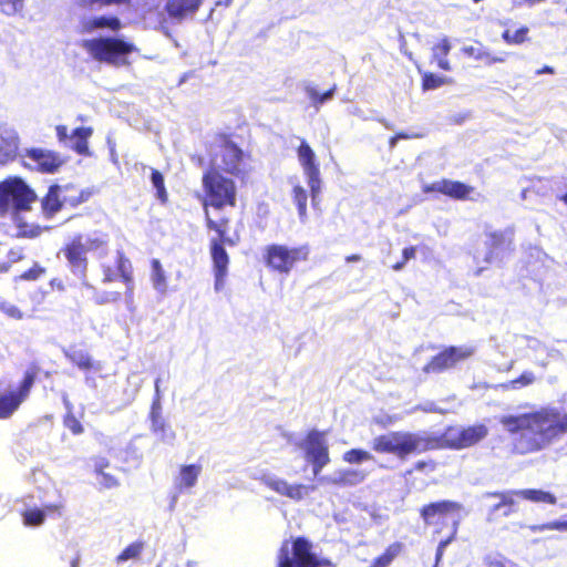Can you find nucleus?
<instances>
[{"mask_svg":"<svg viewBox=\"0 0 567 567\" xmlns=\"http://www.w3.org/2000/svg\"><path fill=\"white\" fill-rule=\"evenodd\" d=\"M55 131L60 142H65L69 138L68 127L65 125H58Z\"/></svg>","mask_w":567,"mask_h":567,"instance_id":"13d9d810","label":"nucleus"},{"mask_svg":"<svg viewBox=\"0 0 567 567\" xmlns=\"http://www.w3.org/2000/svg\"><path fill=\"white\" fill-rule=\"evenodd\" d=\"M404 544L393 542L384 550L374 557L368 567H390V565L403 553Z\"/></svg>","mask_w":567,"mask_h":567,"instance_id":"393cba45","label":"nucleus"},{"mask_svg":"<svg viewBox=\"0 0 567 567\" xmlns=\"http://www.w3.org/2000/svg\"><path fill=\"white\" fill-rule=\"evenodd\" d=\"M60 509H61L60 505L49 504V505H45L42 511H44V515H45L47 513H55V512L60 513Z\"/></svg>","mask_w":567,"mask_h":567,"instance_id":"bf43d9fd","label":"nucleus"},{"mask_svg":"<svg viewBox=\"0 0 567 567\" xmlns=\"http://www.w3.org/2000/svg\"><path fill=\"white\" fill-rule=\"evenodd\" d=\"M107 245V235L100 234L84 238L82 234H75L60 249V254L66 261L71 274L80 279H85L89 269L87 252L101 250Z\"/></svg>","mask_w":567,"mask_h":567,"instance_id":"423d86ee","label":"nucleus"},{"mask_svg":"<svg viewBox=\"0 0 567 567\" xmlns=\"http://www.w3.org/2000/svg\"><path fill=\"white\" fill-rule=\"evenodd\" d=\"M396 142H398V136H395V135L391 136L389 140L390 147L393 148L395 146Z\"/></svg>","mask_w":567,"mask_h":567,"instance_id":"69168bd1","label":"nucleus"},{"mask_svg":"<svg viewBox=\"0 0 567 567\" xmlns=\"http://www.w3.org/2000/svg\"><path fill=\"white\" fill-rule=\"evenodd\" d=\"M10 268V265L8 262H0V272H6Z\"/></svg>","mask_w":567,"mask_h":567,"instance_id":"0e129e2a","label":"nucleus"},{"mask_svg":"<svg viewBox=\"0 0 567 567\" xmlns=\"http://www.w3.org/2000/svg\"><path fill=\"white\" fill-rule=\"evenodd\" d=\"M206 153L209 157V167L235 177L246 175V161L249 154L233 141L231 134H215L214 140L206 144Z\"/></svg>","mask_w":567,"mask_h":567,"instance_id":"7ed1b4c3","label":"nucleus"},{"mask_svg":"<svg viewBox=\"0 0 567 567\" xmlns=\"http://www.w3.org/2000/svg\"><path fill=\"white\" fill-rule=\"evenodd\" d=\"M548 445L567 433V414L563 417L554 408H545Z\"/></svg>","mask_w":567,"mask_h":567,"instance_id":"5701e85b","label":"nucleus"},{"mask_svg":"<svg viewBox=\"0 0 567 567\" xmlns=\"http://www.w3.org/2000/svg\"><path fill=\"white\" fill-rule=\"evenodd\" d=\"M485 567H516V564L502 554H489L483 559Z\"/></svg>","mask_w":567,"mask_h":567,"instance_id":"c03bdc74","label":"nucleus"},{"mask_svg":"<svg viewBox=\"0 0 567 567\" xmlns=\"http://www.w3.org/2000/svg\"><path fill=\"white\" fill-rule=\"evenodd\" d=\"M558 199L563 202L565 205H567V192L561 194Z\"/></svg>","mask_w":567,"mask_h":567,"instance_id":"774afa93","label":"nucleus"},{"mask_svg":"<svg viewBox=\"0 0 567 567\" xmlns=\"http://www.w3.org/2000/svg\"><path fill=\"white\" fill-rule=\"evenodd\" d=\"M155 409H156V410H158V409H159V404H158V402H155V403L153 404V409H152V417H153L154 420H155V417H157V416H158V411H155Z\"/></svg>","mask_w":567,"mask_h":567,"instance_id":"e2e57ef3","label":"nucleus"},{"mask_svg":"<svg viewBox=\"0 0 567 567\" xmlns=\"http://www.w3.org/2000/svg\"><path fill=\"white\" fill-rule=\"evenodd\" d=\"M39 373L40 367L37 363H31L24 371L19 388L14 392L18 393L23 400H25L29 396L31 388L33 386Z\"/></svg>","mask_w":567,"mask_h":567,"instance_id":"2f4dec72","label":"nucleus"},{"mask_svg":"<svg viewBox=\"0 0 567 567\" xmlns=\"http://www.w3.org/2000/svg\"><path fill=\"white\" fill-rule=\"evenodd\" d=\"M313 547L306 536L284 539L276 555V567H336L329 558L319 557Z\"/></svg>","mask_w":567,"mask_h":567,"instance_id":"39448f33","label":"nucleus"},{"mask_svg":"<svg viewBox=\"0 0 567 567\" xmlns=\"http://www.w3.org/2000/svg\"><path fill=\"white\" fill-rule=\"evenodd\" d=\"M62 422L64 427H66L73 435H80L84 432V426L73 412H68L63 416Z\"/></svg>","mask_w":567,"mask_h":567,"instance_id":"09e8293b","label":"nucleus"},{"mask_svg":"<svg viewBox=\"0 0 567 567\" xmlns=\"http://www.w3.org/2000/svg\"><path fill=\"white\" fill-rule=\"evenodd\" d=\"M93 131L91 127H76L71 137L74 138L73 150L80 155L89 154L87 140L92 135Z\"/></svg>","mask_w":567,"mask_h":567,"instance_id":"f704fd0d","label":"nucleus"},{"mask_svg":"<svg viewBox=\"0 0 567 567\" xmlns=\"http://www.w3.org/2000/svg\"><path fill=\"white\" fill-rule=\"evenodd\" d=\"M83 29L85 32H92L97 29H109L117 32L122 29V22L116 16H100L84 22Z\"/></svg>","mask_w":567,"mask_h":567,"instance_id":"a878e982","label":"nucleus"},{"mask_svg":"<svg viewBox=\"0 0 567 567\" xmlns=\"http://www.w3.org/2000/svg\"><path fill=\"white\" fill-rule=\"evenodd\" d=\"M261 482L272 492L293 501H301L312 487L303 484H289L286 480L262 476Z\"/></svg>","mask_w":567,"mask_h":567,"instance_id":"aec40b11","label":"nucleus"},{"mask_svg":"<svg viewBox=\"0 0 567 567\" xmlns=\"http://www.w3.org/2000/svg\"><path fill=\"white\" fill-rule=\"evenodd\" d=\"M24 157L33 163V168L43 174H54L64 164V159L59 153L43 150H25Z\"/></svg>","mask_w":567,"mask_h":567,"instance_id":"6ab92c4d","label":"nucleus"},{"mask_svg":"<svg viewBox=\"0 0 567 567\" xmlns=\"http://www.w3.org/2000/svg\"><path fill=\"white\" fill-rule=\"evenodd\" d=\"M297 156L307 177L311 198L315 202L321 192L320 165L316 153L307 141L301 140L297 147Z\"/></svg>","mask_w":567,"mask_h":567,"instance_id":"2eb2a0df","label":"nucleus"},{"mask_svg":"<svg viewBox=\"0 0 567 567\" xmlns=\"http://www.w3.org/2000/svg\"><path fill=\"white\" fill-rule=\"evenodd\" d=\"M24 400L14 391L0 395V419L10 417Z\"/></svg>","mask_w":567,"mask_h":567,"instance_id":"7c9ffc66","label":"nucleus"},{"mask_svg":"<svg viewBox=\"0 0 567 567\" xmlns=\"http://www.w3.org/2000/svg\"><path fill=\"white\" fill-rule=\"evenodd\" d=\"M548 445L567 433V414L563 417L554 408H545Z\"/></svg>","mask_w":567,"mask_h":567,"instance_id":"4be33fe9","label":"nucleus"},{"mask_svg":"<svg viewBox=\"0 0 567 567\" xmlns=\"http://www.w3.org/2000/svg\"><path fill=\"white\" fill-rule=\"evenodd\" d=\"M202 466L196 464L183 465L179 470V487H193L200 474Z\"/></svg>","mask_w":567,"mask_h":567,"instance_id":"c9c22d12","label":"nucleus"},{"mask_svg":"<svg viewBox=\"0 0 567 567\" xmlns=\"http://www.w3.org/2000/svg\"><path fill=\"white\" fill-rule=\"evenodd\" d=\"M508 491H496V492H489L486 494L489 498H496L497 503H495L493 506L489 507L486 516V520L489 523H495L499 519L501 516L508 517L512 514L516 512V505L512 507L509 511L507 506L501 505L502 497L497 496V494H504Z\"/></svg>","mask_w":567,"mask_h":567,"instance_id":"c85d7f7f","label":"nucleus"},{"mask_svg":"<svg viewBox=\"0 0 567 567\" xmlns=\"http://www.w3.org/2000/svg\"><path fill=\"white\" fill-rule=\"evenodd\" d=\"M308 245L288 247L281 244L266 246L264 252L265 265L274 272L288 275L297 264L309 259Z\"/></svg>","mask_w":567,"mask_h":567,"instance_id":"9b49d317","label":"nucleus"},{"mask_svg":"<svg viewBox=\"0 0 567 567\" xmlns=\"http://www.w3.org/2000/svg\"><path fill=\"white\" fill-rule=\"evenodd\" d=\"M204 0H166L165 12L168 18L182 21L188 16L196 13Z\"/></svg>","mask_w":567,"mask_h":567,"instance_id":"412c9836","label":"nucleus"},{"mask_svg":"<svg viewBox=\"0 0 567 567\" xmlns=\"http://www.w3.org/2000/svg\"><path fill=\"white\" fill-rule=\"evenodd\" d=\"M152 268L155 276L156 284H163L165 280L164 271L162 269L161 262L157 259L152 260Z\"/></svg>","mask_w":567,"mask_h":567,"instance_id":"6e6d98bb","label":"nucleus"},{"mask_svg":"<svg viewBox=\"0 0 567 567\" xmlns=\"http://www.w3.org/2000/svg\"><path fill=\"white\" fill-rule=\"evenodd\" d=\"M555 71H554V68L549 66V65H544L542 69L537 70V74H544V73H547V74H553Z\"/></svg>","mask_w":567,"mask_h":567,"instance_id":"052dcab7","label":"nucleus"},{"mask_svg":"<svg viewBox=\"0 0 567 567\" xmlns=\"http://www.w3.org/2000/svg\"><path fill=\"white\" fill-rule=\"evenodd\" d=\"M122 298L117 291L105 292L101 297L96 298L97 303L117 302Z\"/></svg>","mask_w":567,"mask_h":567,"instance_id":"5fc2aeb1","label":"nucleus"},{"mask_svg":"<svg viewBox=\"0 0 567 567\" xmlns=\"http://www.w3.org/2000/svg\"><path fill=\"white\" fill-rule=\"evenodd\" d=\"M0 310L11 319L21 320L23 318L22 311L16 305L8 301L0 302Z\"/></svg>","mask_w":567,"mask_h":567,"instance_id":"3c124183","label":"nucleus"},{"mask_svg":"<svg viewBox=\"0 0 567 567\" xmlns=\"http://www.w3.org/2000/svg\"><path fill=\"white\" fill-rule=\"evenodd\" d=\"M475 353L472 346H449L433 355L424 365L426 374H440L456 368L460 363L468 360Z\"/></svg>","mask_w":567,"mask_h":567,"instance_id":"f8f14e48","label":"nucleus"},{"mask_svg":"<svg viewBox=\"0 0 567 567\" xmlns=\"http://www.w3.org/2000/svg\"><path fill=\"white\" fill-rule=\"evenodd\" d=\"M145 548V542L136 540L127 545L115 558L117 564L125 563L127 560H137Z\"/></svg>","mask_w":567,"mask_h":567,"instance_id":"e433bc0d","label":"nucleus"},{"mask_svg":"<svg viewBox=\"0 0 567 567\" xmlns=\"http://www.w3.org/2000/svg\"><path fill=\"white\" fill-rule=\"evenodd\" d=\"M102 281L105 284L116 280L118 277L126 286V295L131 299L134 290L133 268L124 251L118 249L115 254L114 265L102 264Z\"/></svg>","mask_w":567,"mask_h":567,"instance_id":"dca6fc26","label":"nucleus"},{"mask_svg":"<svg viewBox=\"0 0 567 567\" xmlns=\"http://www.w3.org/2000/svg\"><path fill=\"white\" fill-rule=\"evenodd\" d=\"M91 188H80L74 184H53L41 199L42 212L45 217L52 218L59 212L68 208H76L86 203L93 195Z\"/></svg>","mask_w":567,"mask_h":567,"instance_id":"6e6552de","label":"nucleus"},{"mask_svg":"<svg viewBox=\"0 0 567 567\" xmlns=\"http://www.w3.org/2000/svg\"><path fill=\"white\" fill-rule=\"evenodd\" d=\"M497 496L502 497L501 505L507 506L509 511L516 505L515 497L536 504L555 505L557 503L555 494L538 488L511 489L507 493L497 494Z\"/></svg>","mask_w":567,"mask_h":567,"instance_id":"a211bd4d","label":"nucleus"},{"mask_svg":"<svg viewBox=\"0 0 567 567\" xmlns=\"http://www.w3.org/2000/svg\"><path fill=\"white\" fill-rule=\"evenodd\" d=\"M300 446L307 461L312 464L313 474L318 475L330 463L329 445L324 432L310 430Z\"/></svg>","mask_w":567,"mask_h":567,"instance_id":"4468645a","label":"nucleus"},{"mask_svg":"<svg viewBox=\"0 0 567 567\" xmlns=\"http://www.w3.org/2000/svg\"><path fill=\"white\" fill-rule=\"evenodd\" d=\"M372 458V455L361 449H351L343 454V461L350 464H359Z\"/></svg>","mask_w":567,"mask_h":567,"instance_id":"49530a36","label":"nucleus"},{"mask_svg":"<svg viewBox=\"0 0 567 567\" xmlns=\"http://www.w3.org/2000/svg\"><path fill=\"white\" fill-rule=\"evenodd\" d=\"M430 442V435L395 431L374 437L372 449L378 453H390L405 458L410 454L431 451Z\"/></svg>","mask_w":567,"mask_h":567,"instance_id":"0eeeda50","label":"nucleus"},{"mask_svg":"<svg viewBox=\"0 0 567 567\" xmlns=\"http://www.w3.org/2000/svg\"><path fill=\"white\" fill-rule=\"evenodd\" d=\"M361 259L360 255H349L346 257V261L347 262H354V261H359Z\"/></svg>","mask_w":567,"mask_h":567,"instance_id":"680f3d73","label":"nucleus"},{"mask_svg":"<svg viewBox=\"0 0 567 567\" xmlns=\"http://www.w3.org/2000/svg\"><path fill=\"white\" fill-rule=\"evenodd\" d=\"M37 194L20 177H9L0 183V214L20 213L31 209Z\"/></svg>","mask_w":567,"mask_h":567,"instance_id":"9d476101","label":"nucleus"},{"mask_svg":"<svg viewBox=\"0 0 567 567\" xmlns=\"http://www.w3.org/2000/svg\"><path fill=\"white\" fill-rule=\"evenodd\" d=\"M110 467V461L105 457H97L94 460V474L100 477V485L103 488H113L118 485L117 478L105 472Z\"/></svg>","mask_w":567,"mask_h":567,"instance_id":"c756f323","label":"nucleus"},{"mask_svg":"<svg viewBox=\"0 0 567 567\" xmlns=\"http://www.w3.org/2000/svg\"><path fill=\"white\" fill-rule=\"evenodd\" d=\"M81 47L99 63L114 68L128 66L130 55L137 52V47L120 37H97L83 40Z\"/></svg>","mask_w":567,"mask_h":567,"instance_id":"20e7f679","label":"nucleus"},{"mask_svg":"<svg viewBox=\"0 0 567 567\" xmlns=\"http://www.w3.org/2000/svg\"><path fill=\"white\" fill-rule=\"evenodd\" d=\"M132 0H79V4L84 9H93L94 7L110 6H127Z\"/></svg>","mask_w":567,"mask_h":567,"instance_id":"a18cd8bd","label":"nucleus"},{"mask_svg":"<svg viewBox=\"0 0 567 567\" xmlns=\"http://www.w3.org/2000/svg\"><path fill=\"white\" fill-rule=\"evenodd\" d=\"M336 90H337V86L333 85L332 87H330L326 92L320 93L316 89L310 87V89L307 90V93H308V96L311 100L312 104L315 106H319V105H322L329 99H331L332 95L334 94Z\"/></svg>","mask_w":567,"mask_h":567,"instance_id":"de8ad7c7","label":"nucleus"},{"mask_svg":"<svg viewBox=\"0 0 567 567\" xmlns=\"http://www.w3.org/2000/svg\"><path fill=\"white\" fill-rule=\"evenodd\" d=\"M205 226L216 237L209 240V252L213 261L215 288L224 286L228 272L229 256L225 246H236L239 237L228 236L231 218L226 214L227 207L237 205V186L233 178L227 177L215 167H208L202 177Z\"/></svg>","mask_w":567,"mask_h":567,"instance_id":"f257e3e1","label":"nucleus"},{"mask_svg":"<svg viewBox=\"0 0 567 567\" xmlns=\"http://www.w3.org/2000/svg\"><path fill=\"white\" fill-rule=\"evenodd\" d=\"M23 524L25 526H40L44 523L45 516L44 511L40 508H29L22 512Z\"/></svg>","mask_w":567,"mask_h":567,"instance_id":"a19ab883","label":"nucleus"},{"mask_svg":"<svg viewBox=\"0 0 567 567\" xmlns=\"http://www.w3.org/2000/svg\"><path fill=\"white\" fill-rule=\"evenodd\" d=\"M292 199L297 206L298 215L301 220L307 218L308 194L301 185H295L292 188Z\"/></svg>","mask_w":567,"mask_h":567,"instance_id":"ea45409f","label":"nucleus"},{"mask_svg":"<svg viewBox=\"0 0 567 567\" xmlns=\"http://www.w3.org/2000/svg\"><path fill=\"white\" fill-rule=\"evenodd\" d=\"M79 561H80V556L76 555L74 558H72L71 560V567H78L79 565Z\"/></svg>","mask_w":567,"mask_h":567,"instance_id":"338daca9","label":"nucleus"},{"mask_svg":"<svg viewBox=\"0 0 567 567\" xmlns=\"http://www.w3.org/2000/svg\"><path fill=\"white\" fill-rule=\"evenodd\" d=\"M534 382V375L533 373L525 372L522 373L517 379L512 381L513 386L515 388L516 384H519L522 386L528 385Z\"/></svg>","mask_w":567,"mask_h":567,"instance_id":"4d7b16f0","label":"nucleus"},{"mask_svg":"<svg viewBox=\"0 0 567 567\" xmlns=\"http://www.w3.org/2000/svg\"><path fill=\"white\" fill-rule=\"evenodd\" d=\"M462 52L474 60L483 61L486 65L494 63H502L505 61L502 56H494L487 50L476 48L474 45H466L462 49Z\"/></svg>","mask_w":567,"mask_h":567,"instance_id":"473e14b6","label":"nucleus"},{"mask_svg":"<svg viewBox=\"0 0 567 567\" xmlns=\"http://www.w3.org/2000/svg\"><path fill=\"white\" fill-rule=\"evenodd\" d=\"M364 473L359 470H342L336 476L326 478L327 483L338 487L352 486L364 481Z\"/></svg>","mask_w":567,"mask_h":567,"instance_id":"bb28decb","label":"nucleus"},{"mask_svg":"<svg viewBox=\"0 0 567 567\" xmlns=\"http://www.w3.org/2000/svg\"><path fill=\"white\" fill-rule=\"evenodd\" d=\"M25 0H0V12L7 17L22 13Z\"/></svg>","mask_w":567,"mask_h":567,"instance_id":"79ce46f5","label":"nucleus"},{"mask_svg":"<svg viewBox=\"0 0 567 567\" xmlns=\"http://www.w3.org/2000/svg\"><path fill=\"white\" fill-rule=\"evenodd\" d=\"M528 33L529 28L522 25L515 32H511L508 29L504 30L502 33V39L506 44L518 45L529 40Z\"/></svg>","mask_w":567,"mask_h":567,"instance_id":"58836bf2","label":"nucleus"},{"mask_svg":"<svg viewBox=\"0 0 567 567\" xmlns=\"http://www.w3.org/2000/svg\"><path fill=\"white\" fill-rule=\"evenodd\" d=\"M452 83L453 79L451 78L437 75L430 71L422 72L421 89L424 92L436 90L441 86L450 85Z\"/></svg>","mask_w":567,"mask_h":567,"instance_id":"72a5a7b5","label":"nucleus"},{"mask_svg":"<svg viewBox=\"0 0 567 567\" xmlns=\"http://www.w3.org/2000/svg\"><path fill=\"white\" fill-rule=\"evenodd\" d=\"M45 272H47V269L44 267L40 266L39 264H34L31 268H29L28 270L23 271L18 277V279L27 280V281H33V280H38L39 278L44 276Z\"/></svg>","mask_w":567,"mask_h":567,"instance_id":"8fccbe9b","label":"nucleus"},{"mask_svg":"<svg viewBox=\"0 0 567 567\" xmlns=\"http://www.w3.org/2000/svg\"><path fill=\"white\" fill-rule=\"evenodd\" d=\"M416 256V247L414 246H409V247H405L402 251V259L398 262H395L393 266H392V269L395 270V271H399L401 270L405 264L410 260V259H413L415 258Z\"/></svg>","mask_w":567,"mask_h":567,"instance_id":"603ef678","label":"nucleus"},{"mask_svg":"<svg viewBox=\"0 0 567 567\" xmlns=\"http://www.w3.org/2000/svg\"><path fill=\"white\" fill-rule=\"evenodd\" d=\"M533 533H540L545 530L567 532V519L551 520L543 524L529 526Z\"/></svg>","mask_w":567,"mask_h":567,"instance_id":"37998d69","label":"nucleus"},{"mask_svg":"<svg viewBox=\"0 0 567 567\" xmlns=\"http://www.w3.org/2000/svg\"><path fill=\"white\" fill-rule=\"evenodd\" d=\"M151 182L153 187L156 189V198L162 203L166 204L168 202V193L165 187V179L163 174L156 169H151Z\"/></svg>","mask_w":567,"mask_h":567,"instance_id":"4c0bfd02","label":"nucleus"},{"mask_svg":"<svg viewBox=\"0 0 567 567\" xmlns=\"http://www.w3.org/2000/svg\"><path fill=\"white\" fill-rule=\"evenodd\" d=\"M499 422L511 434L522 432L513 440V453L526 455L548 446L545 408L519 415H504Z\"/></svg>","mask_w":567,"mask_h":567,"instance_id":"f03ea898","label":"nucleus"},{"mask_svg":"<svg viewBox=\"0 0 567 567\" xmlns=\"http://www.w3.org/2000/svg\"><path fill=\"white\" fill-rule=\"evenodd\" d=\"M475 188L460 181L442 178L422 186L424 194H442L455 200L471 199Z\"/></svg>","mask_w":567,"mask_h":567,"instance_id":"f3484780","label":"nucleus"},{"mask_svg":"<svg viewBox=\"0 0 567 567\" xmlns=\"http://www.w3.org/2000/svg\"><path fill=\"white\" fill-rule=\"evenodd\" d=\"M463 511L461 503L450 499L432 502L420 508V516L427 526H442L449 520H457L460 524V514Z\"/></svg>","mask_w":567,"mask_h":567,"instance_id":"ddd939ff","label":"nucleus"},{"mask_svg":"<svg viewBox=\"0 0 567 567\" xmlns=\"http://www.w3.org/2000/svg\"><path fill=\"white\" fill-rule=\"evenodd\" d=\"M487 434L488 429L483 423L462 429L449 426L441 435H430V445H433L431 446V451L441 449H466L484 440Z\"/></svg>","mask_w":567,"mask_h":567,"instance_id":"1a4fd4ad","label":"nucleus"},{"mask_svg":"<svg viewBox=\"0 0 567 567\" xmlns=\"http://www.w3.org/2000/svg\"><path fill=\"white\" fill-rule=\"evenodd\" d=\"M451 49L452 43L449 38L444 37L440 39L431 48V63L436 64V66L443 71H451L452 65L449 60Z\"/></svg>","mask_w":567,"mask_h":567,"instance_id":"b1692460","label":"nucleus"},{"mask_svg":"<svg viewBox=\"0 0 567 567\" xmlns=\"http://www.w3.org/2000/svg\"><path fill=\"white\" fill-rule=\"evenodd\" d=\"M457 534V520L453 522V526L451 527V534L450 536L441 540L437 548H436V560H440L443 556L445 547L456 537Z\"/></svg>","mask_w":567,"mask_h":567,"instance_id":"864d4df0","label":"nucleus"},{"mask_svg":"<svg viewBox=\"0 0 567 567\" xmlns=\"http://www.w3.org/2000/svg\"><path fill=\"white\" fill-rule=\"evenodd\" d=\"M66 359L82 371L100 370L101 364L95 362L87 351L72 349L65 354Z\"/></svg>","mask_w":567,"mask_h":567,"instance_id":"cd10ccee","label":"nucleus"}]
</instances>
